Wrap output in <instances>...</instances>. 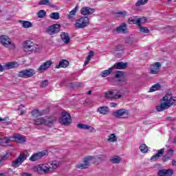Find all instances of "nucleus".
<instances>
[{
  "instance_id": "f257e3e1",
  "label": "nucleus",
  "mask_w": 176,
  "mask_h": 176,
  "mask_svg": "<svg viewBox=\"0 0 176 176\" xmlns=\"http://www.w3.org/2000/svg\"><path fill=\"white\" fill-rule=\"evenodd\" d=\"M163 101L165 102H162L160 106L157 107V111L158 112H162V111L170 108L171 105H176V97L173 96L172 94H167L165 95L163 97Z\"/></svg>"
},
{
  "instance_id": "f03ea898",
  "label": "nucleus",
  "mask_w": 176,
  "mask_h": 176,
  "mask_svg": "<svg viewBox=\"0 0 176 176\" xmlns=\"http://www.w3.org/2000/svg\"><path fill=\"white\" fill-rule=\"evenodd\" d=\"M56 122H57V117L39 118L34 120V124H44V126H47V127H53Z\"/></svg>"
},
{
  "instance_id": "7ed1b4c3",
  "label": "nucleus",
  "mask_w": 176,
  "mask_h": 176,
  "mask_svg": "<svg viewBox=\"0 0 176 176\" xmlns=\"http://www.w3.org/2000/svg\"><path fill=\"white\" fill-rule=\"evenodd\" d=\"M0 43H1L4 47H9V49L12 50L16 49V45L14 43H12L10 38L6 35L0 36Z\"/></svg>"
},
{
  "instance_id": "20e7f679",
  "label": "nucleus",
  "mask_w": 176,
  "mask_h": 176,
  "mask_svg": "<svg viewBox=\"0 0 176 176\" xmlns=\"http://www.w3.org/2000/svg\"><path fill=\"white\" fill-rule=\"evenodd\" d=\"M89 25L90 19L88 16H82L76 21L74 27L77 29L86 28Z\"/></svg>"
},
{
  "instance_id": "39448f33",
  "label": "nucleus",
  "mask_w": 176,
  "mask_h": 176,
  "mask_svg": "<svg viewBox=\"0 0 176 176\" xmlns=\"http://www.w3.org/2000/svg\"><path fill=\"white\" fill-rule=\"evenodd\" d=\"M123 93L119 90L107 91L104 93V97L110 100H118L122 98Z\"/></svg>"
},
{
  "instance_id": "423d86ee",
  "label": "nucleus",
  "mask_w": 176,
  "mask_h": 176,
  "mask_svg": "<svg viewBox=\"0 0 176 176\" xmlns=\"http://www.w3.org/2000/svg\"><path fill=\"white\" fill-rule=\"evenodd\" d=\"M72 120L71 119V115L67 111L62 112L60 118H59V123L62 126H68L71 124Z\"/></svg>"
},
{
  "instance_id": "0eeeda50",
  "label": "nucleus",
  "mask_w": 176,
  "mask_h": 176,
  "mask_svg": "<svg viewBox=\"0 0 176 176\" xmlns=\"http://www.w3.org/2000/svg\"><path fill=\"white\" fill-rule=\"evenodd\" d=\"M129 110L126 109H120L113 112L112 115L117 119H127L129 118Z\"/></svg>"
},
{
  "instance_id": "6e6552de",
  "label": "nucleus",
  "mask_w": 176,
  "mask_h": 176,
  "mask_svg": "<svg viewBox=\"0 0 176 176\" xmlns=\"http://www.w3.org/2000/svg\"><path fill=\"white\" fill-rule=\"evenodd\" d=\"M28 156H30L29 153L20 154L15 161L12 162V167H14V168H17V167H19L23 162L27 160Z\"/></svg>"
},
{
  "instance_id": "1a4fd4ad",
  "label": "nucleus",
  "mask_w": 176,
  "mask_h": 176,
  "mask_svg": "<svg viewBox=\"0 0 176 176\" xmlns=\"http://www.w3.org/2000/svg\"><path fill=\"white\" fill-rule=\"evenodd\" d=\"M35 75V70L33 69H26L19 72V78H31Z\"/></svg>"
},
{
  "instance_id": "9d476101",
  "label": "nucleus",
  "mask_w": 176,
  "mask_h": 176,
  "mask_svg": "<svg viewBox=\"0 0 176 176\" xmlns=\"http://www.w3.org/2000/svg\"><path fill=\"white\" fill-rule=\"evenodd\" d=\"M47 153V150H43L42 151H38L36 153H34L29 159L30 162H36L38 160H41L42 157L44 156H46V154Z\"/></svg>"
},
{
  "instance_id": "9b49d317",
  "label": "nucleus",
  "mask_w": 176,
  "mask_h": 176,
  "mask_svg": "<svg viewBox=\"0 0 176 176\" xmlns=\"http://www.w3.org/2000/svg\"><path fill=\"white\" fill-rule=\"evenodd\" d=\"M60 28H61V25L54 24L49 26L48 28L46 29V32L49 35H54L60 32Z\"/></svg>"
},
{
  "instance_id": "f8f14e48",
  "label": "nucleus",
  "mask_w": 176,
  "mask_h": 176,
  "mask_svg": "<svg viewBox=\"0 0 176 176\" xmlns=\"http://www.w3.org/2000/svg\"><path fill=\"white\" fill-rule=\"evenodd\" d=\"M162 68V63L160 62H155L154 64L150 66V74L153 75H156L160 72Z\"/></svg>"
},
{
  "instance_id": "ddd939ff",
  "label": "nucleus",
  "mask_w": 176,
  "mask_h": 176,
  "mask_svg": "<svg viewBox=\"0 0 176 176\" xmlns=\"http://www.w3.org/2000/svg\"><path fill=\"white\" fill-rule=\"evenodd\" d=\"M50 171H52V167L49 166L47 164H40L37 167V172L40 174H42V173L46 174V173H50Z\"/></svg>"
},
{
  "instance_id": "4468645a",
  "label": "nucleus",
  "mask_w": 176,
  "mask_h": 176,
  "mask_svg": "<svg viewBox=\"0 0 176 176\" xmlns=\"http://www.w3.org/2000/svg\"><path fill=\"white\" fill-rule=\"evenodd\" d=\"M158 176H173L174 175V170L171 168L160 169L157 173Z\"/></svg>"
},
{
  "instance_id": "2eb2a0df",
  "label": "nucleus",
  "mask_w": 176,
  "mask_h": 176,
  "mask_svg": "<svg viewBox=\"0 0 176 176\" xmlns=\"http://www.w3.org/2000/svg\"><path fill=\"white\" fill-rule=\"evenodd\" d=\"M52 64H53V63H52V60H47L41 65H40V67L37 69L38 72H39L40 74H43V72H45L46 69L50 68Z\"/></svg>"
},
{
  "instance_id": "dca6fc26",
  "label": "nucleus",
  "mask_w": 176,
  "mask_h": 176,
  "mask_svg": "<svg viewBox=\"0 0 176 176\" xmlns=\"http://www.w3.org/2000/svg\"><path fill=\"white\" fill-rule=\"evenodd\" d=\"M94 12H96V9L90 7H82L80 10V14H82V16H90V14H93Z\"/></svg>"
},
{
  "instance_id": "f3484780",
  "label": "nucleus",
  "mask_w": 176,
  "mask_h": 176,
  "mask_svg": "<svg viewBox=\"0 0 176 176\" xmlns=\"http://www.w3.org/2000/svg\"><path fill=\"white\" fill-rule=\"evenodd\" d=\"M12 139L16 141V142H18V144H23V142H25L27 141L25 136L19 133L14 134V135L12 136Z\"/></svg>"
},
{
  "instance_id": "a211bd4d",
  "label": "nucleus",
  "mask_w": 176,
  "mask_h": 176,
  "mask_svg": "<svg viewBox=\"0 0 176 176\" xmlns=\"http://www.w3.org/2000/svg\"><path fill=\"white\" fill-rule=\"evenodd\" d=\"M23 49L25 52H34V43L31 41H26L23 43Z\"/></svg>"
},
{
  "instance_id": "6ab92c4d",
  "label": "nucleus",
  "mask_w": 176,
  "mask_h": 176,
  "mask_svg": "<svg viewBox=\"0 0 176 176\" xmlns=\"http://www.w3.org/2000/svg\"><path fill=\"white\" fill-rule=\"evenodd\" d=\"M127 65H129V63H127L118 62L114 64L113 66H112V68H113V69H126Z\"/></svg>"
},
{
  "instance_id": "aec40b11",
  "label": "nucleus",
  "mask_w": 176,
  "mask_h": 176,
  "mask_svg": "<svg viewBox=\"0 0 176 176\" xmlns=\"http://www.w3.org/2000/svg\"><path fill=\"white\" fill-rule=\"evenodd\" d=\"M144 19L139 18L137 19V16H132L128 19L129 24H137V25H140V23L142 22Z\"/></svg>"
},
{
  "instance_id": "412c9836",
  "label": "nucleus",
  "mask_w": 176,
  "mask_h": 176,
  "mask_svg": "<svg viewBox=\"0 0 176 176\" xmlns=\"http://www.w3.org/2000/svg\"><path fill=\"white\" fill-rule=\"evenodd\" d=\"M116 78H120L119 80V82H121L120 85H124L126 84V82H127L126 78H123V72L122 71H117V72L115 74Z\"/></svg>"
},
{
  "instance_id": "4be33fe9",
  "label": "nucleus",
  "mask_w": 176,
  "mask_h": 176,
  "mask_svg": "<svg viewBox=\"0 0 176 176\" xmlns=\"http://www.w3.org/2000/svg\"><path fill=\"white\" fill-rule=\"evenodd\" d=\"M117 32H123V34H127L129 32L127 31V24L126 23H122L120 25V27L116 28Z\"/></svg>"
},
{
  "instance_id": "5701e85b",
  "label": "nucleus",
  "mask_w": 176,
  "mask_h": 176,
  "mask_svg": "<svg viewBox=\"0 0 176 176\" xmlns=\"http://www.w3.org/2000/svg\"><path fill=\"white\" fill-rule=\"evenodd\" d=\"M78 129H80L81 130H89V129H91L90 131L91 133H96V129L90 125H86L83 124H77Z\"/></svg>"
},
{
  "instance_id": "b1692460",
  "label": "nucleus",
  "mask_w": 176,
  "mask_h": 176,
  "mask_svg": "<svg viewBox=\"0 0 176 176\" xmlns=\"http://www.w3.org/2000/svg\"><path fill=\"white\" fill-rule=\"evenodd\" d=\"M69 65V62L65 59H62L59 61V64L55 68H67Z\"/></svg>"
},
{
  "instance_id": "393cba45",
  "label": "nucleus",
  "mask_w": 176,
  "mask_h": 176,
  "mask_svg": "<svg viewBox=\"0 0 176 176\" xmlns=\"http://www.w3.org/2000/svg\"><path fill=\"white\" fill-rule=\"evenodd\" d=\"M60 38L63 42H64V43H65L66 45H68V43H69V41H71L69 35L67 32H62L60 34Z\"/></svg>"
},
{
  "instance_id": "a878e982",
  "label": "nucleus",
  "mask_w": 176,
  "mask_h": 176,
  "mask_svg": "<svg viewBox=\"0 0 176 176\" xmlns=\"http://www.w3.org/2000/svg\"><path fill=\"white\" fill-rule=\"evenodd\" d=\"M16 67H19V64L16 62H8L4 65V70L12 69L16 68Z\"/></svg>"
},
{
  "instance_id": "bb28decb",
  "label": "nucleus",
  "mask_w": 176,
  "mask_h": 176,
  "mask_svg": "<svg viewBox=\"0 0 176 176\" xmlns=\"http://www.w3.org/2000/svg\"><path fill=\"white\" fill-rule=\"evenodd\" d=\"M98 112L101 115H108L109 113V108L108 107L103 106L98 109Z\"/></svg>"
},
{
  "instance_id": "cd10ccee",
  "label": "nucleus",
  "mask_w": 176,
  "mask_h": 176,
  "mask_svg": "<svg viewBox=\"0 0 176 176\" xmlns=\"http://www.w3.org/2000/svg\"><path fill=\"white\" fill-rule=\"evenodd\" d=\"M112 71H113V67H111L109 68V69L102 71L100 74V76H102V78H107V76L112 74Z\"/></svg>"
},
{
  "instance_id": "c85d7f7f",
  "label": "nucleus",
  "mask_w": 176,
  "mask_h": 176,
  "mask_svg": "<svg viewBox=\"0 0 176 176\" xmlns=\"http://www.w3.org/2000/svg\"><path fill=\"white\" fill-rule=\"evenodd\" d=\"M19 23H20V24H22V27L23 28H31V27H32V23L28 21H21L20 20L19 21Z\"/></svg>"
},
{
  "instance_id": "c756f323",
  "label": "nucleus",
  "mask_w": 176,
  "mask_h": 176,
  "mask_svg": "<svg viewBox=\"0 0 176 176\" xmlns=\"http://www.w3.org/2000/svg\"><path fill=\"white\" fill-rule=\"evenodd\" d=\"M43 113H45V110H43V112L39 111V110L38 109H34L32 111V116H33V118H38V116H42Z\"/></svg>"
},
{
  "instance_id": "7c9ffc66",
  "label": "nucleus",
  "mask_w": 176,
  "mask_h": 176,
  "mask_svg": "<svg viewBox=\"0 0 176 176\" xmlns=\"http://www.w3.org/2000/svg\"><path fill=\"white\" fill-rule=\"evenodd\" d=\"M94 156L91 155H88L85 157L83 160L84 164H87V166L89 167V166H90V162H91V160H94Z\"/></svg>"
},
{
  "instance_id": "2f4dec72",
  "label": "nucleus",
  "mask_w": 176,
  "mask_h": 176,
  "mask_svg": "<svg viewBox=\"0 0 176 176\" xmlns=\"http://www.w3.org/2000/svg\"><path fill=\"white\" fill-rule=\"evenodd\" d=\"M162 89V85L160 84L157 83L153 85L149 89L150 93H153V91H156L157 90H160Z\"/></svg>"
},
{
  "instance_id": "473e14b6",
  "label": "nucleus",
  "mask_w": 176,
  "mask_h": 176,
  "mask_svg": "<svg viewBox=\"0 0 176 176\" xmlns=\"http://www.w3.org/2000/svg\"><path fill=\"white\" fill-rule=\"evenodd\" d=\"M76 10H78V6H76L68 14L69 20L74 19L76 15Z\"/></svg>"
},
{
  "instance_id": "72a5a7b5",
  "label": "nucleus",
  "mask_w": 176,
  "mask_h": 176,
  "mask_svg": "<svg viewBox=\"0 0 176 176\" xmlns=\"http://www.w3.org/2000/svg\"><path fill=\"white\" fill-rule=\"evenodd\" d=\"M94 160H99V162H106L107 155H99L94 156Z\"/></svg>"
},
{
  "instance_id": "f704fd0d",
  "label": "nucleus",
  "mask_w": 176,
  "mask_h": 176,
  "mask_svg": "<svg viewBox=\"0 0 176 176\" xmlns=\"http://www.w3.org/2000/svg\"><path fill=\"white\" fill-rule=\"evenodd\" d=\"M139 149L142 153H148V146L145 144H142L139 147Z\"/></svg>"
},
{
  "instance_id": "c9c22d12",
  "label": "nucleus",
  "mask_w": 176,
  "mask_h": 176,
  "mask_svg": "<svg viewBox=\"0 0 176 176\" xmlns=\"http://www.w3.org/2000/svg\"><path fill=\"white\" fill-rule=\"evenodd\" d=\"M10 139L7 137L0 138V145H5V144H9Z\"/></svg>"
},
{
  "instance_id": "e433bc0d",
  "label": "nucleus",
  "mask_w": 176,
  "mask_h": 176,
  "mask_svg": "<svg viewBox=\"0 0 176 176\" xmlns=\"http://www.w3.org/2000/svg\"><path fill=\"white\" fill-rule=\"evenodd\" d=\"M50 17L52 20H58V19H60V13L52 12L50 14Z\"/></svg>"
},
{
  "instance_id": "4c0bfd02",
  "label": "nucleus",
  "mask_w": 176,
  "mask_h": 176,
  "mask_svg": "<svg viewBox=\"0 0 176 176\" xmlns=\"http://www.w3.org/2000/svg\"><path fill=\"white\" fill-rule=\"evenodd\" d=\"M120 160H122L120 159V157L116 156V157H112L110 160V162H111V163H113L114 164H119V163H120Z\"/></svg>"
},
{
  "instance_id": "58836bf2",
  "label": "nucleus",
  "mask_w": 176,
  "mask_h": 176,
  "mask_svg": "<svg viewBox=\"0 0 176 176\" xmlns=\"http://www.w3.org/2000/svg\"><path fill=\"white\" fill-rule=\"evenodd\" d=\"M138 27H139L140 32H143L144 34L149 33V29H148V28L146 27H142L141 23H140V25H138Z\"/></svg>"
},
{
  "instance_id": "ea45409f",
  "label": "nucleus",
  "mask_w": 176,
  "mask_h": 176,
  "mask_svg": "<svg viewBox=\"0 0 176 176\" xmlns=\"http://www.w3.org/2000/svg\"><path fill=\"white\" fill-rule=\"evenodd\" d=\"M38 5H47L48 6L53 7V4H52V3H50V0H41L38 2Z\"/></svg>"
},
{
  "instance_id": "a19ab883",
  "label": "nucleus",
  "mask_w": 176,
  "mask_h": 176,
  "mask_svg": "<svg viewBox=\"0 0 176 176\" xmlns=\"http://www.w3.org/2000/svg\"><path fill=\"white\" fill-rule=\"evenodd\" d=\"M146 3H148V0H138L135 3V6L136 8H138L139 6H142Z\"/></svg>"
},
{
  "instance_id": "79ce46f5",
  "label": "nucleus",
  "mask_w": 176,
  "mask_h": 176,
  "mask_svg": "<svg viewBox=\"0 0 176 176\" xmlns=\"http://www.w3.org/2000/svg\"><path fill=\"white\" fill-rule=\"evenodd\" d=\"M37 16L39 19H43V17L46 16V11L44 10H40L37 13Z\"/></svg>"
},
{
  "instance_id": "37998d69",
  "label": "nucleus",
  "mask_w": 176,
  "mask_h": 176,
  "mask_svg": "<svg viewBox=\"0 0 176 176\" xmlns=\"http://www.w3.org/2000/svg\"><path fill=\"white\" fill-rule=\"evenodd\" d=\"M115 52H123L124 50V45L119 44L114 48Z\"/></svg>"
},
{
  "instance_id": "c03bdc74",
  "label": "nucleus",
  "mask_w": 176,
  "mask_h": 176,
  "mask_svg": "<svg viewBox=\"0 0 176 176\" xmlns=\"http://www.w3.org/2000/svg\"><path fill=\"white\" fill-rule=\"evenodd\" d=\"M108 141H110V142H116L118 141V138H116V135L115 133H112L110 135Z\"/></svg>"
},
{
  "instance_id": "a18cd8bd",
  "label": "nucleus",
  "mask_w": 176,
  "mask_h": 176,
  "mask_svg": "<svg viewBox=\"0 0 176 176\" xmlns=\"http://www.w3.org/2000/svg\"><path fill=\"white\" fill-rule=\"evenodd\" d=\"M18 111L19 115H24V113H25V109H24V106L23 104L19 106Z\"/></svg>"
},
{
  "instance_id": "49530a36",
  "label": "nucleus",
  "mask_w": 176,
  "mask_h": 176,
  "mask_svg": "<svg viewBox=\"0 0 176 176\" xmlns=\"http://www.w3.org/2000/svg\"><path fill=\"white\" fill-rule=\"evenodd\" d=\"M48 85H49V80H45L41 82L40 87L45 88V87H47V86Z\"/></svg>"
},
{
  "instance_id": "de8ad7c7",
  "label": "nucleus",
  "mask_w": 176,
  "mask_h": 176,
  "mask_svg": "<svg viewBox=\"0 0 176 176\" xmlns=\"http://www.w3.org/2000/svg\"><path fill=\"white\" fill-rule=\"evenodd\" d=\"M58 166H60V162L58 161H53L52 162V169H56L57 168V167H58Z\"/></svg>"
},
{
  "instance_id": "09e8293b",
  "label": "nucleus",
  "mask_w": 176,
  "mask_h": 176,
  "mask_svg": "<svg viewBox=\"0 0 176 176\" xmlns=\"http://www.w3.org/2000/svg\"><path fill=\"white\" fill-rule=\"evenodd\" d=\"M77 168H80V170H83L85 168H88L87 164H78L76 165Z\"/></svg>"
},
{
  "instance_id": "8fccbe9b",
  "label": "nucleus",
  "mask_w": 176,
  "mask_h": 176,
  "mask_svg": "<svg viewBox=\"0 0 176 176\" xmlns=\"http://www.w3.org/2000/svg\"><path fill=\"white\" fill-rule=\"evenodd\" d=\"M81 85H82V83L80 82H72L70 84V86L73 87V89H75V87H80Z\"/></svg>"
},
{
  "instance_id": "3c124183",
  "label": "nucleus",
  "mask_w": 176,
  "mask_h": 176,
  "mask_svg": "<svg viewBox=\"0 0 176 176\" xmlns=\"http://www.w3.org/2000/svg\"><path fill=\"white\" fill-rule=\"evenodd\" d=\"M160 157L159 156V154H155L151 157V162H156Z\"/></svg>"
},
{
  "instance_id": "603ef678",
  "label": "nucleus",
  "mask_w": 176,
  "mask_h": 176,
  "mask_svg": "<svg viewBox=\"0 0 176 176\" xmlns=\"http://www.w3.org/2000/svg\"><path fill=\"white\" fill-rule=\"evenodd\" d=\"M94 56V52L90 51L89 53V55L86 58V60H88V61H90L91 60V58Z\"/></svg>"
},
{
  "instance_id": "864d4df0",
  "label": "nucleus",
  "mask_w": 176,
  "mask_h": 176,
  "mask_svg": "<svg viewBox=\"0 0 176 176\" xmlns=\"http://www.w3.org/2000/svg\"><path fill=\"white\" fill-rule=\"evenodd\" d=\"M170 159H171V157L168 155L166 154L165 155H164V157H162V161L165 163L166 162H167L168 160H170Z\"/></svg>"
},
{
  "instance_id": "5fc2aeb1",
  "label": "nucleus",
  "mask_w": 176,
  "mask_h": 176,
  "mask_svg": "<svg viewBox=\"0 0 176 176\" xmlns=\"http://www.w3.org/2000/svg\"><path fill=\"white\" fill-rule=\"evenodd\" d=\"M157 155H158L160 157L163 156L164 155V148L158 150Z\"/></svg>"
},
{
  "instance_id": "6e6d98bb",
  "label": "nucleus",
  "mask_w": 176,
  "mask_h": 176,
  "mask_svg": "<svg viewBox=\"0 0 176 176\" xmlns=\"http://www.w3.org/2000/svg\"><path fill=\"white\" fill-rule=\"evenodd\" d=\"M125 43H126V45H133V38H131L130 37L126 38Z\"/></svg>"
},
{
  "instance_id": "4d7b16f0",
  "label": "nucleus",
  "mask_w": 176,
  "mask_h": 176,
  "mask_svg": "<svg viewBox=\"0 0 176 176\" xmlns=\"http://www.w3.org/2000/svg\"><path fill=\"white\" fill-rule=\"evenodd\" d=\"M117 14H120L121 16H122V17H126V16H127V12L120 11V12H117Z\"/></svg>"
},
{
  "instance_id": "13d9d810",
  "label": "nucleus",
  "mask_w": 176,
  "mask_h": 176,
  "mask_svg": "<svg viewBox=\"0 0 176 176\" xmlns=\"http://www.w3.org/2000/svg\"><path fill=\"white\" fill-rule=\"evenodd\" d=\"M166 155H168L170 157H173V155H174V150L173 149H169L168 151V153H166Z\"/></svg>"
},
{
  "instance_id": "bf43d9fd",
  "label": "nucleus",
  "mask_w": 176,
  "mask_h": 176,
  "mask_svg": "<svg viewBox=\"0 0 176 176\" xmlns=\"http://www.w3.org/2000/svg\"><path fill=\"white\" fill-rule=\"evenodd\" d=\"M110 106L111 108H116V107H118V103L111 102Z\"/></svg>"
},
{
  "instance_id": "052dcab7",
  "label": "nucleus",
  "mask_w": 176,
  "mask_h": 176,
  "mask_svg": "<svg viewBox=\"0 0 176 176\" xmlns=\"http://www.w3.org/2000/svg\"><path fill=\"white\" fill-rule=\"evenodd\" d=\"M166 120H169V122H174V120H175V118L172 117H167Z\"/></svg>"
},
{
  "instance_id": "680f3d73",
  "label": "nucleus",
  "mask_w": 176,
  "mask_h": 176,
  "mask_svg": "<svg viewBox=\"0 0 176 176\" xmlns=\"http://www.w3.org/2000/svg\"><path fill=\"white\" fill-rule=\"evenodd\" d=\"M5 71V65L2 66V65L0 64V72H3Z\"/></svg>"
},
{
  "instance_id": "e2e57ef3",
  "label": "nucleus",
  "mask_w": 176,
  "mask_h": 176,
  "mask_svg": "<svg viewBox=\"0 0 176 176\" xmlns=\"http://www.w3.org/2000/svg\"><path fill=\"white\" fill-rule=\"evenodd\" d=\"M114 54H116V57H122V53H116V52L114 51Z\"/></svg>"
},
{
  "instance_id": "0e129e2a",
  "label": "nucleus",
  "mask_w": 176,
  "mask_h": 176,
  "mask_svg": "<svg viewBox=\"0 0 176 176\" xmlns=\"http://www.w3.org/2000/svg\"><path fill=\"white\" fill-rule=\"evenodd\" d=\"M22 176H32V175L31 173H24L22 174Z\"/></svg>"
},
{
  "instance_id": "69168bd1",
  "label": "nucleus",
  "mask_w": 176,
  "mask_h": 176,
  "mask_svg": "<svg viewBox=\"0 0 176 176\" xmlns=\"http://www.w3.org/2000/svg\"><path fill=\"white\" fill-rule=\"evenodd\" d=\"M172 166L173 167H175V166H176V160H172Z\"/></svg>"
},
{
  "instance_id": "338daca9",
  "label": "nucleus",
  "mask_w": 176,
  "mask_h": 176,
  "mask_svg": "<svg viewBox=\"0 0 176 176\" xmlns=\"http://www.w3.org/2000/svg\"><path fill=\"white\" fill-rule=\"evenodd\" d=\"M90 60H88L87 59L85 60V63H84V67H86L89 64Z\"/></svg>"
},
{
  "instance_id": "774afa93",
  "label": "nucleus",
  "mask_w": 176,
  "mask_h": 176,
  "mask_svg": "<svg viewBox=\"0 0 176 176\" xmlns=\"http://www.w3.org/2000/svg\"><path fill=\"white\" fill-rule=\"evenodd\" d=\"M87 94H89V95L91 94V91H88L87 92Z\"/></svg>"
}]
</instances>
